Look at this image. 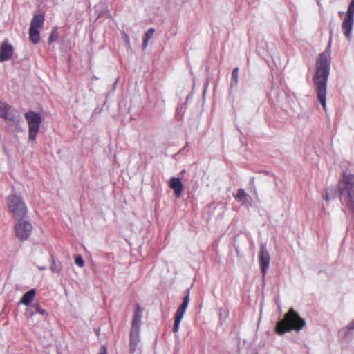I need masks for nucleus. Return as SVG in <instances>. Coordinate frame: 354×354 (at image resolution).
<instances>
[{"mask_svg": "<svg viewBox=\"0 0 354 354\" xmlns=\"http://www.w3.org/2000/svg\"><path fill=\"white\" fill-rule=\"evenodd\" d=\"M140 329L131 328L130 332V352L133 354L137 349L139 339Z\"/></svg>", "mask_w": 354, "mask_h": 354, "instance_id": "obj_11", "label": "nucleus"}, {"mask_svg": "<svg viewBox=\"0 0 354 354\" xmlns=\"http://www.w3.org/2000/svg\"><path fill=\"white\" fill-rule=\"evenodd\" d=\"M14 49L7 41L2 43L0 47V62L9 60L12 58Z\"/></svg>", "mask_w": 354, "mask_h": 354, "instance_id": "obj_10", "label": "nucleus"}, {"mask_svg": "<svg viewBox=\"0 0 354 354\" xmlns=\"http://www.w3.org/2000/svg\"><path fill=\"white\" fill-rule=\"evenodd\" d=\"M169 186L174 189L176 197H180L183 192V183L179 178L173 177L169 181Z\"/></svg>", "mask_w": 354, "mask_h": 354, "instance_id": "obj_14", "label": "nucleus"}, {"mask_svg": "<svg viewBox=\"0 0 354 354\" xmlns=\"http://www.w3.org/2000/svg\"><path fill=\"white\" fill-rule=\"evenodd\" d=\"M32 226L29 221L19 220L15 225V234L21 241L28 239L31 234Z\"/></svg>", "mask_w": 354, "mask_h": 354, "instance_id": "obj_8", "label": "nucleus"}, {"mask_svg": "<svg viewBox=\"0 0 354 354\" xmlns=\"http://www.w3.org/2000/svg\"><path fill=\"white\" fill-rule=\"evenodd\" d=\"M99 354H108L107 348L105 346H102L99 351Z\"/></svg>", "mask_w": 354, "mask_h": 354, "instance_id": "obj_25", "label": "nucleus"}, {"mask_svg": "<svg viewBox=\"0 0 354 354\" xmlns=\"http://www.w3.org/2000/svg\"><path fill=\"white\" fill-rule=\"evenodd\" d=\"M10 109V106L8 104L0 102V117L5 120L15 121L14 115L9 113Z\"/></svg>", "mask_w": 354, "mask_h": 354, "instance_id": "obj_15", "label": "nucleus"}, {"mask_svg": "<svg viewBox=\"0 0 354 354\" xmlns=\"http://www.w3.org/2000/svg\"><path fill=\"white\" fill-rule=\"evenodd\" d=\"M36 295V291L35 289H31L27 292H26L20 300V303L28 306L34 299Z\"/></svg>", "mask_w": 354, "mask_h": 354, "instance_id": "obj_16", "label": "nucleus"}, {"mask_svg": "<svg viewBox=\"0 0 354 354\" xmlns=\"http://www.w3.org/2000/svg\"><path fill=\"white\" fill-rule=\"evenodd\" d=\"M142 310L138 304L135 305V310L131 323V328L140 329L142 319Z\"/></svg>", "mask_w": 354, "mask_h": 354, "instance_id": "obj_12", "label": "nucleus"}, {"mask_svg": "<svg viewBox=\"0 0 354 354\" xmlns=\"http://www.w3.org/2000/svg\"><path fill=\"white\" fill-rule=\"evenodd\" d=\"M35 310L37 313L41 314V315H45L46 313V310L41 308L39 304H35Z\"/></svg>", "mask_w": 354, "mask_h": 354, "instance_id": "obj_24", "label": "nucleus"}, {"mask_svg": "<svg viewBox=\"0 0 354 354\" xmlns=\"http://www.w3.org/2000/svg\"><path fill=\"white\" fill-rule=\"evenodd\" d=\"M338 193L348 208L354 211V174L347 170L342 171Z\"/></svg>", "mask_w": 354, "mask_h": 354, "instance_id": "obj_3", "label": "nucleus"}, {"mask_svg": "<svg viewBox=\"0 0 354 354\" xmlns=\"http://www.w3.org/2000/svg\"><path fill=\"white\" fill-rule=\"evenodd\" d=\"M58 28L57 26L54 27L50 32V35L48 38V44H51L54 41H55L59 37L58 35Z\"/></svg>", "mask_w": 354, "mask_h": 354, "instance_id": "obj_19", "label": "nucleus"}, {"mask_svg": "<svg viewBox=\"0 0 354 354\" xmlns=\"http://www.w3.org/2000/svg\"><path fill=\"white\" fill-rule=\"evenodd\" d=\"M259 262L261 270V272L263 274V277H264L268 269L269 268L270 262V257L269 252L265 246H262L261 248L259 254Z\"/></svg>", "mask_w": 354, "mask_h": 354, "instance_id": "obj_9", "label": "nucleus"}, {"mask_svg": "<svg viewBox=\"0 0 354 354\" xmlns=\"http://www.w3.org/2000/svg\"><path fill=\"white\" fill-rule=\"evenodd\" d=\"M45 17L42 14L34 15L30 25L29 28V39L30 41L36 44L40 41V31L42 30L44 25Z\"/></svg>", "mask_w": 354, "mask_h": 354, "instance_id": "obj_5", "label": "nucleus"}, {"mask_svg": "<svg viewBox=\"0 0 354 354\" xmlns=\"http://www.w3.org/2000/svg\"><path fill=\"white\" fill-rule=\"evenodd\" d=\"M236 199L241 202L242 204H245L248 201V196L242 189H239L236 195Z\"/></svg>", "mask_w": 354, "mask_h": 354, "instance_id": "obj_17", "label": "nucleus"}, {"mask_svg": "<svg viewBox=\"0 0 354 354\" xmlns=\"http://www.w3.org/2000/svg\"><path fill=\"white\" fill-rule=\"evenodd\" d=\"M25 118L28 126V138L31 140H35L41 123V115L33 111H29L25 113Z\"/></svg>", "mask_w": 354, "mask_h": 354, "instance_id": "obj_6", "label": "nucleus"}, {"mask_svg": "<svg viewBox=\"0 0 354 354\" xmlns=\"http://www.w3.org/2000/svg\"><path fill=\"white\" fill-rule=\"evenodd\" d=\"M330 63V44L326 50L320 53L316 62V73L313 82L316 86L317 98L323 109L326 111V88Z\"/></svg>", "mask_w": 354, "mask_h": 354, "instance_id": "obj_1", "label": "nucleus"}, {"mask_svg": "<svg viewBox=\"0 0 354 354\" xmlns=\"http://www.w3.org/2000/svg\"><path fill=\"white\" fill-rule=\"evenodd\" d=\"M75 263L80 268H82L84 266V261L81 256H77L75 257Z\"/></svg>", "mask_w": 354, "mask_h": 354, "instance_id": "obj_21", "label": "nucleus"}, {"mask_svg": "<svg viewBox=\"0 0 354 354\" xmlns=\"http://www.w3.org/2000/svg\"><path fill=\"white\" fill-rule=\"evenodd\" d=\"M305 325V320L293 308H290L283 319L277 323L275 333L281 335L292 330L299 331Z\"/></svg>", "mask_w": 354, "mask_h": 354, "instance_id": "obj_2", "label": "nucleus"}, {"mask_svg": "<svg viewBox=\"0 0 354 354\" xmlns=\"http://www.w3.org/2000/svg\"><path fill=\"white\" fill-rule=\"evenodd\" d=\"M238 73H239V68H234L232 73V80L234 81L235 84H237L238 83Z\"/></svg>", "mask_w": 354, "mask_h": 354, "instance_id": "obj_20", "label": "nucleus"}, {"mask_svg": "<svg viewBox=\"0 0 354 354\" xmlns=\"http://www.w3.org/2000/svg\"><path fill=\"white\" fill-rule=\"evenodd\" d=\"M354 24L353 17H349L348 16H345L342 24V28L344 32V34L346 38H348L351 35V32L352 30L353 26Z\"/></svg>", "mask_w": 354, "mask_h": 354, "instance_id": "obj_13", "label": "nucleus"}, {"mask_svg": "<svg viewBox=\"0 0 354 354\" xmlns=\"http://www.w3.org/2000/svg\"><path fill=\"white\" fill-rule=\"evenodd\" d=\"M350 4L354 6V0H352Z\"/></svg>", "mask_w": 354, "mask_h": 354, "instance_id": "obj_28", "label": "nucleus"}, {"mask_svg": "<svg viewBox=\"0 0 354 354\" xmlns=\"http://www.w3.org/2000/svg\"><path fill=\"white\" fill-rule=\"evenodd\" d=\"M348 328L351 330H353L354 329V320L351 323H350V324L348 326Z\"/></svg>", "mask_w": 354, "mask_h": 354, "instance_id": "obj_27", "label": "nucleus"}, {"mask_svg": "<svg viewBox=\"0 0 354 354\" xmlns=\"http://www.w3.org/2000/svg\"><path fill=\"white\" fill-rule=\"evenodd\" d=\"M189 295H190V290L187 288L185 291V295L183 297V301L181 304V305L178 307L177 309L175 317H174V324L173 326V332L177 333L179 330V326L180 322L183 317L184 313H185V310L187 308V306L189 302Z\"/></svg>", "mask_w": 354, "mask_h": 354, "instance_id": "obj_7", "label": "nucleus"}, {"mask_svg": "<svg viewBox=\"0 0 354 354\" xmlns=\"http://www.w3.org/2000/svg\"><path fill=\"white\" fill-rule=\"evenodd\" d=\"M346 16L349 17H354V6L349 4Z\"/></svg>", "mask_w": 354, "mask_h": 354, "instance_id": "obj_22", "label": "nucleus"}, {"mask_svg": "<svg viewBox=\"0 0 354 354\" xmlns=\"http://www.w3.org/2000/svg\"><path fill=\"white\" fill-rule=\"evenodd\" d=\"M50 269H51L53 272H56V273H59L60 272V270H61L60 267H59V266H57L56 265L55 261H53Z\"/></svg>", "mask_w": 354, "mask_h": 354, "instance_id": "obj_23", "label": "nucleus"}, {"mask_svg": "<svg viewBox=\"0 0 354 354\" xmlns=\"http://www.w3.org/2000/svg\"><path fill=\"white\" fill-rule=\"evenodd\" d=\"M155 32V29L151 28L149 30L147 31V32L145 34V38L143 41V48H146L149 40L153 37V35Z\"/></svg>", "mask_w": 354, "mask_h": 354, "instance_id": "obj_18", "label": "nucleus"}, {"mask_svg": "<svg viewBox=\"0 0 354 354\" xmlns=\"http://www.w3.org/2000/svg\"><path fill=\"white\" fill-rule=\"evenodd\" d=\"M6 205L16 220H21L27 214V207L22 198L15 194H10L6 198Z\"/></svg>", "mask_w": 354, "mask_h": 354, "instance_id": "obj_4", "label": "nucleus"}, {"mask_svg": "<svg viewBox=\"0 0 354 354\" xmlns=\"http://www.w3.org/2000/svg\"><path fill=\"white\" fill-rule=\"evenodd\" d=\"M333 196L332 195H330L328 191H326V195L324 196V199L326 201H329L330 198H332Z\"/></svg>", "mask_w": 354, "mask_h": 354, "instance_id": "obj_26", "label": "nucleus"}]
</instances>
